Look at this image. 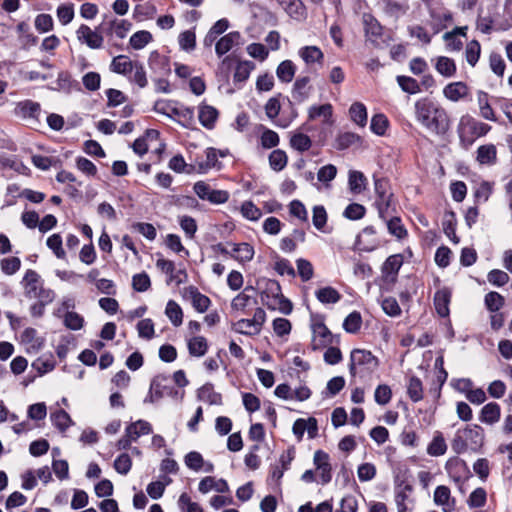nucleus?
<instances>
[{
  "label": "nucleus",
  "instance_id": "obj_1",
  "mask_svg": "<svg viewBox=\"0 0 512 512\" xmlns=\"http://www.w3.org/2000/svg\"><path fill=\"white\" fill-rule=\"evenodd\" d=\"M415 116L423 127L435 135H444L450 128L446 110L428 98L415 102Z\"/></svg>",
  "mask_w": 512,
  "mask_h": 512
},
{
  "label": "nucleus",
  "instance_id": "obj_2",
  "mask_svg": "<svg viewBox=\"0 0 512 512\" xmlns=\"http://www.w3.org/2000/svg\"><path fill=\"white\" fill-rule=\"evenodd\" d=\"M484 444V430L477 424L467 425L458 430L452 440L451 446L457 454L467 450L478 451Z\"/></svg>",
  "mask_w": 512,
  "mask_h": 512
},
{
  "label": "nucleus",
  "instance_id": "obj_3",
  "mask_svg": "<svg viewBox=\"0 0 512 512\" xmlns=\"http://www.w3.org/2000/svg\"><path fill=\"white\" fill-rule=\"evenodd\" d=\"M261 300L268 309L277 310L285 315H289L293 310L292 302L282 294L281 286L276 280L266 282L261 292Z\"/></svg>",
  "mask_w": 512,
  "mask_h": 512
},
{
  "label": "nucleus",
  "instance_id": "obj_4",
  "mask_svg": "<svg viewBox=\"0 0 512 512\" xmlns=\"http://www.w3.org/2000/svg\"><path fill=\"white\" fill-rule=\"evenodd\" d=\"M24 290V295L28 299L44 298L47 300L55 299V292L44 286L41 276L32 269H28L21 282Z\"/></svg>",
  "mask_w": 512,
  "mask_h": 512
},
{
  "label": "nucleus",
  "instance_id": "obj_5",
  "mask_svg": "<svg viewBox=\"0 0 512 512\" xmlns=\"http://www.w3.org/2000/svg\"><path fill=\"white\" fill-rule=\"evenodd\" d=\"M378 367V359L364 349H354L350 354L349 371L352 376L364 377L374 372Z\"/></svg>",
  "mask_w": 512,
  "mask_h": 512
},
{
  "label": "nucleus",
  "instance_id": "obj_6",
  "mask_svg": "<svg viewBox=\"0 0 512 512\" xmlns=\"http://www.w3.org/2000/svg\"><path fill=\"white\" fill-rule=\"evenodd\" d=\"M266 321V312L258 307L255 309L253 317L250 319H240L231 325V329L239 334L246 336L258 335Z\"/></svg>",
  "mask_w": 512,
  "mask_h": 512
},
{
  "label": "nucleus",
  "instance_id": "obj_7",
  "mask_svg": "<svg viewBox=\"0 0 512 512\" xmlns=\"http://www.w3.org/2000/svg\"><path fill=\"white\" fill-rule=\"evenodd\" d=\"M41 105L30 99L19 101L13 110L14 116L34 126L40 123Z\"/></svg>",
  "mask_w": 512,
  "mask_h": 512
},
{
  "label": "nucleus",
  "instance_id": "obj_8",
  "mask_svg": "<svg viewBox=\"0 0 512 512\" xmlns=\"http://www.w3.org/2000/svg\"><path fill=\"white\" fill-rule=\"evenodd\" d=\"M193 190L201 200H206L216 205L226 203L230 196L228 191L212 189L205 181L196 182L193 186Z\"/></svg>",
  "mask_w": 512,
  "mask_h": 512
},
{
  "label": "nucleus",
  "instance_id": "obj_9",
  "mask_svg": "<svg viewBox=\"0 0 512 512\" xmlns=\"http://www.w3.org/2000/svg\"><path fill=\"white\" fill-rule=\"evenodd\" d=\"M313 465L317 472L319 483L326 485L332 480V464L330 455L323 450H316L313 455Z\"/></svg>",
  "mask_w": 512,
  "mask_h": 512
},
{
  "label": "nucleus",
  "instance_id": "obj_10",
  "mask_svg": "<svg viewBox=\"0 0 512 512\" xmlns=\"http://www.w3.org/2000/svg\"><path fill=\"white\" fill-rule=\"evenodd\" d=\"M377 199L375 202L379 217L386 220L387 212L390 207L392 193L389 192L388 183L384 179H376L374 182Z\"/></svg>",
  "mask_w": 512,
  "mask_h": 512
},
{
  "label": "nucleus",
  "instance_id": "obj_11",
  "mask_svg": "<svg viewBox=\"0 0 512 512\" xmlns=\"http://www.w3.org/2000/svg\"><path fill=\"white\" fill-rule=\"evenodd\" d=\"M355 244L360 251L372 252L380 246L381 242L377 237L376 229L373 226H367L358 234Z\"/></svg>",
  "mask_w": 512,
  "mask_h": 512
},
{
  "label": "nucleus",
  "instance_id": "obj_12",
  "mask_svg": "<svg viewBox=\"0 0 512 512\" xmlns=\"http://www.w3.org/2000/svg\"><path fill=\"white\" fill-rule=\"evenodd\" d=\"M362 23L367 40L373 45L379 46L380 40L383 36V27L380 25L378 20L373 15L364 13L362 16Z\"/></svg>",
  "mask_w": 512,
  "mask_h": 512
},
{
  "label": "nucleus",
  "instance_id": "obj_13",
  "mask_svg": "<svg viewBox=\"0 0 512 512\" xmlns=\"http://www.w3.org/2000/svg\"><path fill=\"white\" fill-rule=\"evenodd\" d=\"M183 297L190 301L193 308L199 313H205L211 305L209 297L202 294L197 287L192 285L183 289Z\"/></svg>",
  "mask_w": 512,
  "mask_h": 512
},
{
  "label": "nucleus",
  "instance_id": "obj_14",
  "mask_svg": "<svg viewBox=\"0 0 512 512\" xmlns=\"http://www.w3.org/2000/svg\"><path fill=\"white\" fill-rule=\"evenodd\" d=\"M77 39L91 49H100L103 46V36L92 30L88 25L81 24L76 31Z\"/></svg>",
  "mask_w": 512,
  "mask_h": 512
},
{
  "label": "nucleus",
  "instance_id": "obj_15",
  "mask_svg": "<svg viewBox=\"0 0 512 512\" xmlns=\"http://www.w3.org/2000/svg\"><path fill=\"white\" fill-rule=\"evenodd\" d=\"M458 126L474 138L483 137L491 130V126L477 121L469 115L462 116Z\"/></svg>",
  "mask_w": 512,
  "mask_h": 512
},
{
  "label": "nucleus",
  "instance_id": "obj_16",
  "mask_svg": "<svg viewBox=\"0 0 512 512\" xmlns=\"http://www.w3.org/2000/svg\"><path fill=\"white\" fill-rule=\"evenodd\" d=\"M312 334L313 349L324 348L333 342V335L323 322L312 324Z\"/></svg>",
  "mask_w": 512,
  "mask_h": 512
},
{
  "label": "nucleus",
  "instance_id": "obj_17",
  "mask_svg": "<svg viewBox=\"0 0 512 512\" xmlns=\"http://www.w3.org/2000/svg\"><path fill=\"white\" fill-rule=\"evenodd\" d=\"M434 503L442 507L443 512H453L455 509V499L451 497V491L448 486H437L433 496Z\"/></svg>",
  "mask_w": 512,
  "mask_h": 512
},
{
  "label": "nucleus",
  "instance_id": "obj_18",
  "mask_svg": "<svg viewBox=\"0 0 512 512\" xmlns=\"http://www.w3.org/2000/svg\"><path fill=\"white\" fill-rule=\"evenodd\" d=\"M256 303L255 289L248 286L233 298L231 308L235 311L245 312L248 307Z\"/></svg>",
  "mask_w": 512,
  "mask_h": 512
},
{
  "label": "nucleus",
  "instance_id": "obj_19",
  "mask_svg": "<svg viewBox=\"0 0 512 512\" xmlns=\"http://www.w3.org/2000/svg\"><path fill=\"white\" fill-rule=\"evenodd\" d=\"M476 162L481 166H493L497 163V148L492 143L480 145L476 150Z\"/></svg>",
  "mask_w": 512,
  "mask_h": 512
},
{
  "label": "nucleus",
  "instance_id": "obj_20",
  "mask_svg": "<svg viewBox=\"0 0 512 512\" xmlns=\"http://www.w3.org/2000/svg\"><path fill=\"white\" fill-rule=\"evenodd\" d=\"M311 91L310 78L308 76L298 77L293 84L292 98L297 103H302L309 98Z\"/></svg>",
  "mask_w": 512,
  "mask_h": 512
},
{
  "label": "nucleus",
  "instance_id": "obj_21",
  "mask_svg": "<svg viewBox=\"0 0 512 512\" xmlns=\"http://www.w3.org/2000/svg\"><path fill=\"white\" fill-rule=\"evenodd\" d=\"M241 35L237 31L230 32L221 37L215 45L216 54L221 57L228 53L234 46L238 45Z\"/></svg>",
  "mask_w": 512,
  "mask_h": 512
},
{
  "label": "nucleus",
  "instance_id": "obj_22",
  "mask_svg": "<svg viewBox=\"0 0 512 512\" xmlns=\"http://www.w3.org/2000/svg\"><path fill=\"white\" fill-rule=\"evenodd\" d=\"M218 155L224 156L223 153H218L215 148H208L205 151V160H197L196 165L200 173H206L212 168L220 169L221 165L218 161Z\"/></svg>",
  "mask_w": 512,
  "mask_h": 512
},
{
  "label": "nucleus",
  "instance_id": "obj_23",
  "mask_svg": "<svg viewBox=\"0 0 512 512\" xmlns=\"http://www.w3.org/2000/svg\"><path fill=\"white\" fill-rule=\"evenodd\" d=\"M469 88L464 82H452L443 89L444 96L453 102H457L468 95Z\"/></svg>",
  "mask_w": 512,
  "mask_h": 512
},
{
  "label": "nucleus",
  "instance_id": "obj_24",
  "mask_svg": "<svg viewBox=\"0 0 512 512\" xmlns=\"http://www.w3.org/2000/svg\"><path fill=\"white\" fill-rule=\"evenodd\" d=\"M298 55L308 66L322 64L324 59L323 52L317 46H304L299 49Z\"/></svg>",
  "mask_w": 512,
  "mask_h": 512
},
{
  "label": "nucleus",
  "instance_id": "obj_25",
  "mask_svg": "<svg viewBox=\"0 0 512 512\" xmlns=\"http://www.w3.org/2000/svg\"><path fill=\"white\" fill-rule=\"evenodd\" d=\"M501 408L495 402H490L484 405L481 409L479 420L482 423L493 425L500 420Z\"/></svg>",
  "mask_w": 512,
  "mask_h": 512
},
{
  "label": "nucleus",
  "instance_id": "obj_26",
  "mask_svg": "<svg viewBox=\"0 0 512 512\" xmlns=\"http://www.w3.org/2000/svg\"><path fill=\"white\" fill-rule=\"evenodd\" d=\"M125 431L128 434V437L136 442L141 436L152 433V426L148 421L137 420L130 423L126 427Z\"/></svg>",
  "mask_w": 512,
  "mask_h": 512
},
{
  "label": "nucleus",
  "instance_id": "obj_27",
  "mask_svg": "<svg viewBox=\"0 0 512 512\" xmlns=\"http://www.w3.org/2000/svg\"><path fill=\"white\" fill-rule=\"evenodd\" d=\"M232 246V254L231 257L237 260L240 263H246L253 259L254 256V248L249 243H233Z\"/></svg>",
  "mask_w": 512,
  "mask_h": 512
},
{
  "label": "nucleus",
  "instance_id": "obj_28",
  "mask_svg": "<svg viewBox=\"0 0 512 512\" xmlns=\"http://www.w3.org/2000/svg\"><path fill=\"white\" fill-rule=\"evenodd\" d=\"M489 94L484 91H478L477 92V104L479 107V112L482 118L496 122L497 117L493 110V108L490 105V99Z\"/></svg>",
  "mask_w": 512,
  "mask_h": 512
},
{
  "label": "nucleus",
  "instance_id": "obj_29",
  "mask_svg": "<svg viewBox=\"0 0 512 512\" xmlns=\"http://www.w3.org/2000/svg\"><path fill=\"white\" fill-rule=\"evenodd\" d=\"M333 116V107L331 104L326 103L322 105H314L309 108L308 117L310 120L322 118L324 124H331Z\"/></svg>",
  "mask_w": 512,
  "mask_h": 512
},
{
  "label": "nucleus",
  "instance_id": "obj_30",
  "mask_svg": "<svg viewBox=\"0 0 512 512\" xmlns=\"http://www.w3.org/2000/svg\"><path fill=\"white\" fill-rule=\"evenodd\" d=\"M450 298L451 293L448 289H441L435 293L434 305L437 313L441 317H446L449 315Z\"/></svg>",
  "mask_w": 512,
  "mask_h": 512
},
{
  "label": "nucleus",
  "instance_id": "obj_31",
  "mask_svg": "<svg viewBox=\"0 0 512 512\" xmlns=\"http://www.w3.org/2000/svg\"><path fill=\"white\" fill-rule=\"evenodd\" d=\"M436 71L446 77L450 78L456 74V64L452 58L446 56H439L435 59Z\"/></svg>",
  "mask_w": 512,
  "mask_h": 512
},
{
  "label": "nucleus",
  "instance_id": "obj_32",
  "mask_svg": "<svg viewBox=\"0 0 512 512\" xmlns=\"http://www.w3.org/2000/svg\"><path fill=\"white\" fill-rule=\"evenodd\" d=\"M188 351L191 356L202 357L208 350L207 339L203 336H193L187 341Z\"/></svg>",
  "mask_w": 512,
  "mask_h": 512
},
{
  "label": "nucleus",
  "instance_id": "obj_33",
  "mask_svg": "<svg viewBox=\"0 0 512 512\" xmlns=\"http://www.w3.org/2000/svg\"><path fill=\"white\" fill-rule=\"evenodd\" d=\"M134 67L135 63L126 55H118L114 57L110 65V69L113 72L122 75L132 72Z\"/></svg>",
  "mask_w": 512,
  "mask_h": 512
},
{
  "label": "nucleus",
  "instance_id": "obj_34",
  "mask_svg": "<svg viewBox=\"0 0 512 512\" xmlns=\"http://www.w3.org/2000/svg\"><path fill=\"white\" fill-rule=\"evenodd\" d=\"M198 399L209 405H221L222 396L220 393L214 391L211 384H206L198 390Z\"/></svg>",
  "mask_w": 512,
  "mask_h": 512
},
{
  "label": "nucleus",
  "instance_id": "obj_35",
  "mask_svg": "<svg viewBox=\"0 0 512 512\" xmlns=\"http://www.w3.org/2000/svg\"><path fill=\"white\" fill-rule=\"evenodd\" d=\"M280 5L294 19H301L305 14V7L301 0H279Z\"/></svg>",
  "mask_w": 512,
  "mask_h": 512
},
{
  "label": "nucleus",
  "instance_id": "obj_36",
  "mask_svg": "<svg viewBox=\"0 0 512 512\" xmlns=\"http://www.w3.org/2000/svg\"><path fill=\"white\" fill-rule=\"evenodd\" d=\"M350 119L360 127H365L367 124V109L361 102H355L349 109Z\"/></svg>",
  "mask_w": 512,
  "mask_h": 512
},
{
  "label": "nucleus",
  "instance_id": "obj_37",
  "mask_svg": "<svg viewBox=\"0 0 512 512\" xmlns=\"http://www.w3.org/2000/svg\"><path fill=\"white\" fill-rule=\"evenodd\" d=\"M200 123L206 128H212L218 117L216 108L210 105H202L199 107L198 113Z\"/></svg>",
  "mask_w": 512,
  "mask_h": 512
},
{
  "label": "nucleus",
  "instance_id": "obj_38",
  "mask_svg": "<svg viewBox=\"0 0 512 512\" xmlns=\"http://www.w3.org/2000/svg\"><path fill=\"white\" fill-rule=\"evenodd\" d=\"M255 69V64L252 61H240L235 68L233 80L235 83H244L249 78L251 72Z\"/></svg>",
  "mask_w": 512,
  "mask_h": 512
},
{
  "label": "nucleus",
  "instance_id": "obj_39",
  "mask_svg": "<svg viewBox=\"0 0 512 512\" xmlns=\"http://www.w3.org/2000/svg\"><path fill=\"white\" fill-rule=\"evenodd\" d=\"M295 73L296 66L291 60L282 61L276 69V75L278 79L284 83L291 82Z\"/></svg>",
  "mask_w": 512,
  "mask_h": 512
},
{
  "label": "nucleus",
  "instance_id": "obj_40",
  "mask_svg": "<svg viewBox=\"0 0 512 512\" xmlns=\"http://www.w3.org/2000/svg\"><path fill=\"white\" fill-rule=\"evenodd\" d=\"M315 296L323 304H335L341 299L340 293L331 286L320 288L315 292Z\"/></svg>",
  "mask_w": 512,
  "mask_h": 512
},
{
  "label": "nucleus",
  "instance_id": "obj_41",
  "mask_svg": "<svg viewBox=\"0 0 512 512\" xmlns=\"http://www.w3.org/2000/svg\"><path fill=\"white\" fill-rule=\"evenodd\" d=\"M348 184L352 193L360 194L366 189L367 178L360 171H350Z\"/></svg>",
  "mask_w": 512,
  "mask_h": 512
},
{
  "label": "nucleus",
  "instance_id": "obj_42",
  "mask_svg": "<svg viewBox=\"0 0 512 512\" xmlns=\"http://www.w3.org/2000/svg\"><path fill=\"white\" fill-rule=\"evenodd\" d=\"M165 314L175 327H178L182 324L183 310L176 301L169 300L167 302L166 308H165Z\"/></svg>",
  "mask_w": 512,
  "mask_h": 512
},
{
  "label": "nucleus",
  "instance_id": "obj_43",
  "mask_svg": "<svg viewBox=\"0 0 512 512\" xmlns=\"http://www.w3.org/2000/svg\"><path fill=\"white\" fill-rule=\"evenodd\" d=\"M447 451V444L445 442V439L440 432H436L434 435L432 441L429 443L427 447V453L430 456H442Z\"/></svg>",
  "mask_w": 512,
  "mask_h": 512
},
{
  "label": "nucleus",
  "instance_id": "obj_44",
  "mask_svg": "<svg viewBox=\"0 0 512 512\" xmlns=\"http://www.w3.org/2000/svg\"><path fill=\"white\" fill-rule=\"evenodd\" d=\"M132 28V23L126 19H114L109 23V31L119 39H123L127 36L128 32Z\"/></svg>",
  "mask_w": 512,
  "mask_h": 512
},
{
  "label": "nucleus",
  "instance_id": "obj_45",
  "mask_svg": "<svg viewBox=\"0 0 512 512\" xmlns=\"http://www.w3.org/2000/svg\"><path fill=\"white\" fill-rule=\"evenodd\" d=\"M229 27V22L227 19L218 20L207 33L204 44L205 46H211L216 38L224 33Z\"/></svg>",
  "mask_w": 512,
  "mask_h": 512
},
{
  "label": "nucleus",
  "instance_id": "obj_46",
  "mask_svg": "<svg viewBox=\"0 0 512 512\" xmlns=\"http://www.w3.org/2000/svg\"><path fill=\"white\" fill-rule=\"evenodd\" d=\"M407 393L413 402H419L423 399V385L422 381L418 377L412 376L409 378Z\"/></svg>",
  "mask_w": 512,
  "mask_h": 512
},
{
  "label": "nucleus",
  "instance_id": "obj_47",
  "mask_svg": "<svg viewBox=\"0 0 512 512\" xmlns=\"http://www.w3.org/2000/svg\"><path fill=\"white\" fill-rule=\"evenodd\" d=\"M287 162V154L281 149H275L269 155V165L271 169L276 172L283 170L286 167Z\"/></svg>",
  "mask_w": 512,
  "mask_h": 512
},
{
  "label": "nucleus",
  "instance_id": "obj_48",
  "mask_svg": "<svg viewBox=\"0 0 512 512\" xmlns=\"http://www.w3.org/2000/svg\"><path fill=\"white\" fill-rule=\"evenodd\" d=\"M361 137L353 132H344L337 136L336 147L339 150H345L353 145L360 144Z\"/></svg>",
  "mask_w": 512,
  "mask_h": 512
},
{
  "label": "nucleus",
  "instance_id": "obj_49",
  "mask_svg": "<svg viewBox=\"0 0 512 512\" xmlns=\"http://www.w3.org/2000/svg\"><path fill=\"white\" fill-rule=\"evenodd\" d=\"M481 55V45L477 40H472L466 44L465 58L469 65L474 67Z\"/></svg>",
  "mask_w": 512,
  "mask_h": 512
},
{
  "label": "nucleus",
  "instance_id": "obj_50",
  "mask_svg": "<svg viewBox=\"0 0 512 512\" xmlns=\"http://www.w3.org/2000/svg\"><path fill=\"white\" fill-rule=\"evenodd\" d=\"M387 229L388 232L398 240H402L408 235L407 229L404 227L399 217H392L387 220Z\"/></svg>",
  "mask_w": 512,
  "mask_h": 512
},
{
  "label": "nucleus",
  "instance_id": "obj_51",
  "mask_svg": "<svg viewBox=\"0 0 512 512\" xmlns=\"http://www.w3.org/2000/svg\"><path fill=\"white\" fill-rule=\"evenodd\" d=\"M156 12V7L150 2L138 4L134 8L133 18L142 21L147 18H153Z\"/></svg>",
  "mask_w": 512,
  "mask_h": 512
},
{
  "label": "nucleus",
  "instance_id": "obj_52",
  "mask_svg": "<svg viewBox=\"0 0 512 512\" xmlns=\"http://www.w3.org/2000/svg\"><path fill=\"white\" fill-rule=\"evenodd\" d=\"M403 264V257L401 254H394L389 256L383 264L382 271L386 275H396Z\"/></svg>",
  "mask_w": 512,
  "mask_h": 512
},
{
  "label": "nucleus",
  "instance_id": "obj_53",
  "mask_svg": "<svg viewBox=\"0 0 512 512\" xmlns=\"http://www.w3.org/2000/svg\"><path fill=\"white\" fill-rule=\"evenodd\" d=\"M261 129H262V133L260 135L261 146L264 149H271V148L276 147L280 141L279 135L275 131L268 129L264 126H261Z\"/></svg>",
  "mask_w": 512,
  "mask_h": 512
},
{
  "label": "nucleus",
  "instance_id": "obj_54",
  "mask_svg": "<svg viewBox=\"0 0 512 512\" xmlns=\"http://www.w3.org/2000/svg\"><path fill=\"white\" fill-rule=\"evenodd\" d=\"M63 241L60 234H52L47 238L46 245L47 247L53 251L54 255L58 259H65L66 258V252L63 249Z\"/></svg>",
  "mask_w": 512,
  "mask_h": 512
},
{
  "label": "nucleus",
  "instance_id": "obj_55",
  "mask_svg": "<svg viewBox=\"0 0 512 512\" xmlns=\"http://www.w3.org/2000/svg\"><path fill=\"white\" fill-rule=\"evenodd\" d=\"M397 83L404 92L417 94L421 92V86L418 81L409 76H397Z\"/></svg>",
  "mask_w": 512,
  "mask_h": 512
},
{
  "label": "nucleus",
  "instance_id": "obj_56",
  "mask_svg": "<svg viewBox=\"0 0 512 512\" xmlns=\"http://www.w3.org/2000/svg\"><path fill=\"white\" fill-rule=\"evenodd\" d=\"M240 212L244 218L250 221H257L262 216L261 210L249 200L241 204Z\"/></svg>",
  "mask_w": 512,
  "mask_h": 512
},
{
  "label": "nucleus",
  "instance_id": "obj_57",
  "mask_svg": "<svg viewBox=\"0 0 512 512\" xmlns=\"http://www.w3.org/2000/svg\"><path fill=\"white\" fill-rule=\"evenodd\" d=\"M290 145L299 152H305L312 146V141L306 134L296 133L290 138Z\"/></svg>",
  "mask_w": 512,
  "mask_h": 512
},
{
  "label": "nucleus",
  "instance_id": "obj_58",
  "mask_svg": "<svg viewBox=\"0 0 512 512\" xmlns=\"http://www.w3.org/2000/svg\"><path fill=\"white\" fill-rule=\"evenodd\" d=\"M297 272L303 282H307L313 278L314 268L312 263L304 258L296 260Z\"/></svg>",
  "mask_w": 512,
  "mask_h": 512
},
{
  "label": "nucleus",
  "instance_id": "obj_59",
  "mask_svg": "<svg viewBox=\"0 0 512 512\" xmlns=\"http://www.w3.org/2000/svg\"><path fill=\"white\" fill-rule=\"evenodd\" d=\"M51 420L52 423L61 431H65L72 424L69 414L63 409H59L52 413Z\"/></svg>",
  "mask_w": 512,
  "mask_h": 512
},
{
  "label": "nucleus",
  "instance_id": "obj_60",
  "mask_svg": "<svg viewBox=\"0 0 512 512\" xmlns=\"http://www.w3.org/2000/svg\"><path fill=\"white\" fill-rule=\"evenodd\" d=\"M362 325L361 314L357 311L350 313L343 322V328L348 333H356Z\"/></svg>",
  "mask_w": 512,
  "mask_h": 512
},
{
  "label": "nucleus",
  "instance_id": "obj_61",
  "mask_svg": "<svg viewBox=\"0 0 512 512\" xmlns=\"http://www.w3.org/2000/svg\"><path fill=\"white\" fill-rule=\"evenodd\" d=\"M151 41L152 34L146 30L138 31L130 37V45L136 50L144 48Z\"/></svg>",
  "mask_w": 512,
  "mask_h": 512
},
{
  "label": "nucleus",
  "instance_id": "obj_62",
  "mask_svg": "<svg viewBox=\"0 0 512 512\" xmlns=\"http://www.w3.org/2000/svg\"><path fill=\"white\" fill-rule=\"evenodd\" d=\"M31 366L39 373L40 376H42L55 368V361L52 356L39 357L32 362Z\"/></svg>",
  "mask_w": 512,
  "mask_h": 512
},
{
  "label": "nucleus",
  "instance_id": "obj_63",
  "mask_svg": "<svg viewBox=\"0 0 512 512\" xmlns=\"http://www.w3.org/2000/svg\"><path fill=\"white\" fill-rule=\"evenodd\" d=\"M485 305L491 312H498L504 305V297L498 292H489L485 295Z\"/></svg>",
  "mask_w": 512,
  "mask_h": 512
},
{
  "label": "nucleus",
  "instance_id": "obj_64",
  "mask_svg": "<svg viewBox=\"0 0 512 512\" xmlns=\"http://www.w3.org/2000/svg\"><path fill=\"white\" fill-rule=\"evenodd\" d=\"M389 125V121L384 114H375L371 119L370 129L376 135L382 136L385 134Z\"/></svg>",
  "mask_w": 512,
  "mask_h": 512
}]
</instances>
